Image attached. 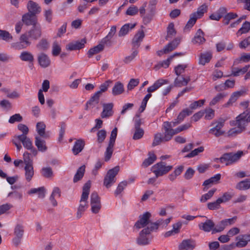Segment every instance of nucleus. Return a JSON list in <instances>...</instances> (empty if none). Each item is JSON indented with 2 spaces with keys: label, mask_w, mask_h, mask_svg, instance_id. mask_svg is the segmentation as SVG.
I'll use <instances>...</instances> for the list:
<instances>
[{
  "label": "nucleus",
  "mask_w": 250,
  "mask_h": 250,
  "mask_svg": "<svg viewBox=\"0 0 250 250\" xmlns=\"http://www.w3.org/2000/svg\"><path fill=\"white\" fill-rule=\"evenodd\" d=\"M27 8L28 12L34 15H38L41 12V8L39 4L32 1L29 0L27 4Z\"/></svg>",
  "instance_id": "obj_19"
},
{
  "label": "nucleus",
  "mask_w": 250,
  "mask_h": 250,
  "mask_svg": "<svg viewBox=\"0 0 250 250\" xmlns=\"http://www.w3.org/2000/svg\"><path fill=\"white\" fill-rule=\"evenodd\" d=\"M176 32L174 29V24L173 22L170 23L167 27V35L166 40H169L176 35Z\"/></svg>",
  "instance_id": "obj_39"
},
{
  "label": "nucleus",
  "mask_w": 250,
  "mask_h": 250,
  "mask_svg": "<svg viewBox=\"0 0 250 250\" xmlns=\"http://www.w3.org/2000/svg\"><path fill=\"white\" fill-rule=\"evenodd\" d=\"M91 187V182L88 181L83 186V192L81 195L80 204L78 207L77 212V218H80L83 213L88 208L87 199L89 194L90 188Z\"/></svg>",
  "instance_id": "obj_1"
},
{
  "label": "nucleus",
  "mask_w": 250,
  "mask_h": 250,
  "mask_svg": "<svg viewBox=\"0 0 250 250\" xmlns=\"http://www.w3.org/2000/svg\"><path fill=\"white\" fill-rule=\"evenodd\" d=\"M28 37L33 40H37L42 36V27L40 24L34 26L27 32Z\"/></svg>",
  "instance_id": "obj_12"
},
{
  "label": "nucleus",
  "mask_w": 250,
  "mask_h": 250,
  "mask_svg": "<svg viewBox=\"0 0 250 250\" xmlns=\"http://www.w3.org/2000/svg\"><path fill=\"white\" fill-rule=\"evenodd\" d=\"M198 17H196L195 14H191L189 20L184 28V30L186 31L191 28L195 23Z\"/></svg>",
  "instance_id": "obj_46"
},
{
  "label": "nucleus",
  "mask_w": 250,
  "mask_h": 250,
  "mask_svg": "<svg viewBox=\"0 0 250 250\" xmlns=\"http://www.w3.org/2000/svg\"><path fill=\"white\" fill-rule=\"evenodd\" d=\"M1 90L6 94L8 98L18 99L20 97V94L17 90L10 91V89L5 88L2 89Z\"/></svg>",
  "instance_id": "obj_40"
},
{
  "label": "nucleus",
  "mask_w": 250,
  "mask_h": 250,
  "mask_svg": "<svg viewBox=\"0 0 250 250\" xmlns=\"http://www.w3.org/2000/svg\"><path fill=\"white\" fill-rule=\"evenodd\" d=\"M86 41L82 40L81 42H77L75 43H70L66 45V49L68 50H79L83 47Z\"/></svg>",
  "instance_id": "obj_25"
},
{
  "label": "nucleus",
  "mask_w": 250,
  "mask_h": 250,
  "mask_svg": "<svg viewBox=\"0 0 250 250\" xmlns=\"http://www.w3.org/2000/svg\"><path fill=\"white\" fill-rule=\"evenodd\" d=\"M117 135V128L115 127L111 132L108 145L104 153V160L106 162L108 161L111 157Z\"/></svg>",
  "instance_id": "obj_4"
},
{
  "label": "nucleus",
  "mask_w": 250,
  "mask_h": 250,
  "mask_svg": "<svg viewBox=\"0 0 250 250\" xmlns=\"http://www.w3.org/2000/svg\"><path fill=\"white\" fill-rule=\"evenodd\" d=\"M27 193L29 194H33L36 193L38 194V198L42 199L45 197V189L43 187H40L37 188H31L30 190L28 191Z\"/></svg>",
  "instance_id": "obj_29"
},
{
  "label": "nucleus",
  "mask_w": 250,
  "mask_h": 250,
  "mask_svg": "<svg viewBox=\"0 0 250 250\" xmlns=\"http://www.w3.org/2000/svg\"><path fill=\"white\" fill-rule=\"evenodd\" d=\"M106 136V131L104 129H101L99 130L97 133V142L98 144L103 143Z\"/></svg>",
  "instance_id": "obj_49"
},
{
  "label": "nucleus",
  "mask_w": 250,
  "mask_h": 250,
  "mask_svg": "<svg viewBox=\"0 0 250 250\" xmlns=\"http://www.w3.org/2000/svg\"><path fill=\"white\" fill-rule=\"evenodd\" d=\"M22 22L27 26H35L39 23L38 22V19L36 15L26 13L22 17Z\"/></svg>",
  "instance_id": "obj_11"
},
{
  "label": "nucleus",
  "mask_w": 250,
  "mask_h": 250,
  "mask_svg": "<svg viewBox=\"0 0 250 250\" xmlns=\"http://www.w3.org/2000/svg\"><path fill=\"white\" fill-rule=\"evenodd\" d=\"M243 152L240 150L238 151L236 153H226L219 158V160L221 163H225L226 166H228L237 162L243 155Z\"/></svg>",
  "instance_id": "obj_3"
},
{
  "label": "nucleus",
  "mask_w": 250,
  "mask_h": 250,
  "mask_svg": "<svg viewBox=\"0 0 250 250\" xmlns=\"http://www.w3.org/2000/svg\"><path fill=\"white\" fill-rule=\"evenodd\" d=\"M216 191V188H214L210 190L207 193L203 195L200 199V201L202 202H205L208 200L210 199Z\"/></svg>",
  "instance_id": "obj_55"
},
{
  "label": "nucleus",
  "mask_w": 250,
  "mask_h": 250,
  "mask_svg": "<svg viewBox=\"0 0 250 250\" xmlns=\"http://www.w3.org/2000/svg\"><path fill=\"white\" fill-rule=\"evenodd\" d=\"M119 169V167L116 166L108 171L104 181V185L106 188H110L113 184L115 183V176L118 174Z\"/></svg>",
  "instance_id": "obj_6"
},
{
  "label": "nucleus",
  "mask_w": 250,
  "mask_h": 250,
  "mask_svg": "<svg viewBox=\"0 0 250 250\" xmlns=\"http://www.w3.org/2000/svg\"><path fill=\"white\" fill-rule=\"evenodd\" d=\"M16 137L18 139L19 142L22 143L24 147L27 149H30L32 148V142L30 139L27 137V136H24V135H16Z\"/></svg>",
  "instance_id": "obj_23"
},
{
  "label": "nucleus",
  "mask_w": 250,
  "mask_h": 250,
  "mask_svg": "<svg viewBox=\"0 0 250 250\" xmlns=\"http://www.w3.org/2000/svg\"><path fill=\"white\" fill-rule=\"evenodd\" d=\"M101 42V43L99 44L97 46H94L93 48H90L88 51V56L89 58L91 57L93 55L97 54L102 51L104 49V45Z\"/></svg>",
  "instance_id": "obj_35"
},
{
  "label": "nucleus",
  "mask_w": 250,
  "mask_h": 250,
  "mask_svg": "<svg viewBox=\"0 0 250 250\" xmlns=\"http://www.w3.org/2000/svg\"><path fill=\"white\" fill-rule=\"evenodd\" d=\"M196 246L194 240L192 239L184 240L179 246V250H192Z\"/></svg>",
  "instance_id": "obj_18"
},
{
  "label": "nucleus",
  "mask_w": 250,
  "mask_h": 250,
  "mask_svg": "<svg viewBox=\"0 0 250 250\" xmlns=\"http://www.w3.org/2000/svg\"><path fill=\"white\" fill-rule=\"evenodd\" d=\"M41 173L42 176L46 178H49L53 176V172L50 167H42L41 169Z\"/></svg>",
  "instance_id": "obj_50"
},
{
  "label": "nucleus",
  "mask_w": 250,
  "mask_h": 250,
  "mask_svg": "<svg viewBox=\"0 0 250 250\" xmlns=\"http://www.w3.org/2000/svg\"><path fill=\"white\" fill-rule=\"evenodd\" d=\"M29 37L27 35L22 34L20 37V42L21 43H23L24 44L22 45V48H25L28 46H29L31 44V42L28 41V38Z\"/></svg>",
  "instance_id": "obj_63"
},
{
  "label": "nucleus",
  "mask_w": 250,
  "mask_h": 250,
  "mask_svg": "<svg viewBox=\"0 0 250 250\" xmlns=\"http://www.w3.org/2000/svg\"><path fill=\"white\" fill-rule=\"evenodd\" d=\"M144 131L143 128H135V132L133 136V139L139 140L144 135Z\"/></svg>",
  "instance_id": "obj_64"
},
{
  "label": "nucleus",
  "mask_w": 250,
  "mask_h": 250,
  "mask_svg": "<svg viewBox=\"0 0 250 250\" xmlns=\"http://www.w3.org/2000/svg\"><path fill=\"white\" fill-rule=\"evenodd\" d=\"M242 92L241 91H236L234 92L231 96L229 101L225 104V106H228L230 104L235 102L237 99L242 95Z\"/></svg>",
  "instance_id": "obj_53"
},
{
  "label": "nucleus",
  "mask_w": 250,
  "mask_h": 250,
  "mask_svg": "<svg viewBox=\"0 0 250 250\" xmlns=\"http://www.w3.org/2000/svg\"><path fill=\"white\" fill-rule=\"evenodd\" d=\"M124 91V85L120 82H116L112 88V94L114 96L121 94Z\"/></svg>",
  "instance_id": "obj_30"
},
{
  "label": "nucleus",
  "mask_w": 250,
  "mask_h": 250,
  "mask_svg": "<svg viewBox=\"0 0 250 250\" xmlns=\"http://www.w3.org/2000/svg\"><path fill=\"white\" fill-rule=\"evenodd\" d=\"M38 61L40 65L43 68L48 67L51 63L49 57L44 53H40L38 55Z\"/></svg>",
  "instance_id": "obj_15"
},
{
  "label": "nucleus",
  "mask_w": 250,
  "mask_h": 250,
  "mask_svg": "<svg viewBox=\"0 0 250 250\" xmlns=\"http://www.w3.org/2000/svg\"><path fill=\"white\" fill-rule=\"evenodd\" d=\"M204 33L201 29H199L192 42L194 44H201L204 43L206 40L204 37Z\"/></svg>",
  "instance_id": "obj_28"
},
{
  "label": "nucleus",
  "mask_w": 250,
  "mask_h": 250,
  "mask_svg": "<svg viewBox=\"0 0 250 250\" xmlns=\"http://www.w3.org/2000/svg\"><path fill=\"white\" fill-rule=\"evenodd\" d=\"M100 92H96L92 97L90 99V100L87 101L88 104L90 105V107L93 108L97 104H98L99 102L100 97H101L99 95Z\"/></svg>",
  "instance_id": "obj_43"
},
{
  "label": "nucleus",
  "mask_w": 250,
  "mask_h": 250,
  "mask_svg": "<svg viewBox=\"0 0 250 250\" xmlns=\"http://www.w3.org/2000/svg\"><path fill=\"white\" fill-rule=\"evenodd\" d=\"M0 39L9 41L12 39V36L8 32L0 29Z\"/></svg>",
  "instance_id": "obj_61"
},
{
  "label": "nucleus",
  "mask_w": 250,
  "mask_h": 250,
  "mask_svg": "<svg viewBox=\"0 0 250 250\" xmlns=\"http://www.w3.org/2000/svg\"><path fill=\"white\" fill-rule=\"evenodd\" d=\"M116 32V26L115 25L112 26L111 27L110 31L108 33L107 35L102 40L101 42L103 44H107L110 42L111 39L114 36Z\"/></svg>",
  "instance_id": "obj_36"
},
{
  "label": "nucleus",
  "mask_w": 250,
  "mask_h": 250,
  "mask_svg": "<svg viewBox=\"0 0 250 250\" xmlns=\"http://www.w3.org/2000/svg\"><path fill=\"white\" fill-rule=\"evenodd\" d=\"M250 30V22L245 21L242 27L238 30L236 33L237 37L241 36L243 34H246Z\"/></svg>",
  "instance_id": "obj_41"
},
{
  "label": "nucleus",
  "mask_w": 250,
  "mask_h": 250,
  "mask_svg": "<svg viewBox=\"0 0 250 250\" xmlns=\"http://www.w3.org/2000/svg\"><path fill=\"white\" fill-rule=\"evenodd\" d=\"M250 188V179H246L239 182L236 186V188L239 190H246Z\"/></svg>",
  "instance_id": "obj_44"
},
{
  "label": "nucleus",
  "mask_w": 250,
  "mask_h": 250,
  "mask_svg": "<svg viewBox=\"0 0 250 250\" xmlns=\"http://www.w3.org/2000/svg\"><path fill=\"white\" fill-rule=\"evenodd\" d=\"M151 216V213L149 212H146L142 215L139 216V220L135 223L134 227L137 229L141 228H145L147 226H150V218Z\"/></svg>",
  "instance_id": "obj_9"
},
{
  "label": "nucleus",
  "mask_w": 250,
  "mask_h": 250,
  "mask_svg": "<svg viewBox=\"0 0 250 250\" xmlns=\"http://www.w3.org/2000/svg\"><path fill=\"white\" fill-rule=\"evenodd\" d=\"M221 175L218 173L205 181L203 184V186L205 187L204 188L203 190L206 191L211 186V185L218 183L219 180L221 179Z\"/></svg>",
  "instance_id": "obj_17"
},
{
  "label": "nucleus",
  "mask_w": 250,
  "mask_h": 250,
  "mask_svg": "<svg viewBox=\"0 0 250 250\" xmlns=\"http://www.w3.org/2000/svg\"><path fill=\"white\" fill-rule=\"evenodd\" d=\"M226 95H227L224 93H218L210 102L209 105L211 106L215 105L220 101L223 100V99L226 96Z\"/></svg>",
  "instance_id": "obj_45"
},
{
  "label": "nucleus",
  "mask_w": 250,
  "mask_h": 250,
  "mask_svg": "<svg viewBox=\"0 0 250 250\" xmlns=\"http://www.w3.org/2000/svg\"><path fill=\"white\" fill-rule=\"evenodd\" d=\"M204 150V147L203 146H200L199 147L194 149L191 151L185 157L186 158H192L197 155L199 153L202 152Z\"/></svg>",
  "instance_id": "obj_62"
},
{
  "label": "nucleus",
  "mask_w": 250,
  "mask_h": 250,
  "mask_svg": "<svg viewBox=\"0 0 250 250\" xmlns=\"http://www.w3.org/2000/svg\"><path fill=\"white\" fill-rule=\"evenodd\" d=\"M167 83L168 81L167 80L159 79L158 80L156 81L152 85L149 86L147 88V91L148 93H151V92H153L156 90H157L163 85L167 84Z\"/></svg>",
  "instance_id": "obj_26"
},
{
  "label": "nucleus",
  "mask_w": 250,
  "mask_h": 250,
  "mask_svg": "<svg viewBox=\"0 0 250 250\" xmlns=\"http://www.w3.org/2000/svg\"><path fill=\"white\" fill-rule=\"evenodd\" d=\"M61 47L57 42H54L52 44V54L53 56H58L61 52Z\"/></svg>",
  "instance_id": "obj_56"
},
{
  "label": "nucleus",
  "mask_w": 250,
  "mask_h": 250,
  "mask_svg": "<svg viewBox=\"0 0 250 250\" xmlns=\"http://www.w3.org/2000/svg\"><path fill=\"white\" fill-rule=\"evenodd\" d=\"M136 25V24L126 23L121 28L118 33L119 37H123L126 35L130 30L133 29Z\"/></svg>",
  "instance_id": "obj_31"
},
{
  "label": "nucleus",
  "mask_w": 250,
  "mask_h": 250,
  "mask_svg": "<svg viewBox=\"0 0 250 250\" xmlns=\"http://www.w3.org/2000/svg\"><path fill=\"white\" fill-rule=\"evenodd\" d=\"M234 195V193L233 192H225L222 196L218 199L221 200V203H225L229 201Z\"/></svg>",
  "instance_id": "obj_52"
},
{
  "label": "nucleus",
  "mask_w": 250,
  "mask_h": 250,
  "mask_svg": "<svg viewBox=\"0 0 250 250\" xmlns=\"http://www.w3.org/2000/svg\"><path fill=\"white\" fill-rule=\"evenodd\" d=\"M180 42V39L179 38H175L173 41L171 42H169L167 45L164 47L165 51L166 54H167L172 50H174L179 44Z\"/></svg>",
  "instance_id": "obj_27"
},
{
  "label": "nucleus",
  "mask_w": 250,
  "mask_h": 250,
  "mask_svg": "<svg viewBox=\"0 0 250 250\" xmlns=\"http://www.w3.org/2000/svg\"><path fill=\"white\" fill-rule=\"evenodd\" d=\"M156 156L153 152L148 153V157L142 163V166L147 167L151 165L156 160Z\"/></svg>",
  "instance_id": "obj_38"
},
{
  "label": "nucleus",
  "mask_w": 250,
  "mask_h": 250,
  "mask_svg": "<svg viewBox=\"0 0 250 250\" xmlns=\"http://www.w3.org/2000/svg\"><path fill=\"white\" fill-rule=\"evenodd\" d=\"M190 81V79L189 77L187 78H185L183 76L181 78H176L174 81V85L175 86L178 87L185 86L187 85Z\"/></svg>",
  "instance_id": "obj_37"
},
{
  "label": "nucleus",
  "mask_w": 250,
  "mask_h": 250,
  "mask_svg": "<svg viewBox=\"0 0 250 250\" xmlns=\"http://www.w3.org/2000/svg\"><path fill=\"white\" fill-rule=\"evenodd\" d=\"M172 168V166H166L165 162H160L154 165L151 168L152 171L156 177L166 174Z\"/></svg>",
  "instance_id": "obj_5"
},
{
  "label": "nucleus",
  "mask_w": 250,
  "mask_h": 250,
  "mask_svg": "<svg viewBox=\"0 0 250 250\" xmlns=\"http://www.w3.org/2000/svg\"><path fill=\"white\" fill-rule=\"evenodd\" d=\"M225 121L226 119L220 118L218 122L212 123L211 125L214 124L216 125L209 130V133L214 135L216 137H219V136L223 135L225 132L221 129L224 126Z\"/></svg>",
  "instance_id": "obj_7"
},
{
  "label": "nucleus",
  "mask_w": 250,
  "mask_h": 250,
  "mask_svg": "<svg viewBox=\"0 0 250 250\" xmlns=\"http://www.w3.org/2000/svg\"><path fill=\"white\" fill-rule=\"evenodd\" d=\"M85 171V165H83L80 167L77 170L76 174H75L73 178V182L74 183H77L79 181L81 180L84 174Z\"/></svg>",
  "instance_id": "obj_32"
},
{
  "label": "nucleus",
  "mask_w": 250,
  "mask_h": 250,
  "mask_svg": "<svg viewBox=\"0 0 250 250\" xmlns=\"http://www.w3.org/2000/svg\"><path fill=\"white\" fill-rule=\"evenodd\" d=\"M243 237V235H239L236 238L238 241L235 243V246L238 248H243L246 247L248 244V241Z\"/></svg>",
  "instance_id": "obj_51"
},
{
  "label": "nucleus",
  "mask_w": 250,
  "mask_h": 250,
  "mask_svg": "<svg viewBox=\"0 0 250 250\" xmlns=\"http://www.w3.org/2000/svg\"><path fill=\"white\" fill-rule=\"evenodd\" d=\"M198 226L200 229L205 232H209L211 230L213 231L215 224L211 220L208 219L204 223H200Z\"/></svg>",
  "instance_id": "obj_20"
},
{
  "label": "nucleus",
  "mask_w": 250,
  "mask_h": 250,
  "mask_svg": "<svg viewBox=\"0 0 250 250\" xmlns=\"http://www.w3.org/2000/svg\"><path fill=\"white\" fill-rule=\"evenodd\" d=\"M211 58L212 54L210 52L201 53L199 56V63L200 64L204 65L206 63H208L209 62Z\"/></svg>",
  "instance_id": "obj_33"
},
{
  "label": "nucleus",
  "mask_w": 250,
  "mask_h": 250,
  "mask_svg": "<svg viewBox=\"0 0 250 250\" xmlns=\"http://www.w3.org/2000/svg\"><path fill=\"white\" fill-rule=\"evenodd\" d=\"M165 142L164 140H163V137H162V135L158 133L156 134L154 136V139L153 142L152 143V146H155L157 145L160 144L161 143Z\"/></svg>",
  "instance_id": "obj_60"
},
{
  "label": "nucleus",
  "mask_w": 250,
  "mask_h": 250,
  "mask_svg": "<svg viewBox=\"0 0 250 250\" xmlns=\"http://www.w3.org/2000/svg\"><path fill=\"white\" fill-rule=\"evenodd\" d=\"M247 114L246 111L240 114L236 118L235 121L230 122V125L236 126L242 132L245 129L247 124L250 122L247 119Z\"/></svg>",
  "instance_id": "obj_8"
},
{
  "label": "nucleus",
  "mask_w": 250,
  "mask_h": 250,
  "mask_svg": "<svg viewBox=\"0 0 250 250\" xmlns=\"http://www.w3.org/2000/svg\"><path fill=\"white\" fill-rule=\"evenodd\" d=\"M25 179L30 182L34 174L33 165H25L24 167Z\"/></svg>",
  "instance_id": "obj_34"
},
{
  "label": "nucleus",
  "mask_w": 250,
  "mask_h": 250,
  "mask_svg": "<svg viewBox=\"0 0 250 250\" xmlns=\"http://www.w3.org/2000/svg\"><path fill=\"white\" fill-rule=\"evenodd\" d=\"M221 200L217 199L215 201L210 202L208 204V208L210 210H215L219 208L220 204H221Z\"/></svg>",
  "instance_id": "obj_57"
},
{
  "label": "nucleus",
  "mask_w": 250,
  "mask_h": 250,
  "mask_svg": "<svg viewBox=\"0 0 250 250\" xmlns=\"http://www.w3.org/2000/svg\"><path fill=\"white\" fill-rule=\"evenodd\" d=\"M85 145L84 141L82 139H78L76 141L72 148V152L76 155L80 153L84 148Z\"/></svg>",
  "instance_id": "obj_22"
},
{
  "label": "nucleus",
  "mask_w": 250,
  "mask_h": 250,
  "mask_svg": "<svg viewBox=\"0 0 250 250\" xmlns=\"http://www.w3.org/2000/svg\"><path fill=\"white\" fill-rule=\"evenodd\" d=\"M46 125L42 122H39L37 124L36 129L39 137L46 139L49 137V135L45 133Z\"/></svg>",
  "instance_id": "obj_24"
},
{
  "label": "nucleus",
  "mask_w": 250,
  "mask_h": 250,
  "mask_svg": "<svg viewBox=\"0 0 250 250\" xmlns=\"http://www.w3.org/2000/svg\"><path fill=\"white\" fill-rule=\"evenodd\" d=\"M192 113V111L189 109H184L179 113L176 120H178L181 123L186 116L190 115Z\"/></svg>",
  "instance_id": "obj_47"
},
{
  "label": "nucleus",
  "mask_w": 250,
  "mask_h": 250,
  "mask_svg": "<svg viewBox=\"0 0 250 250\" xmlns=\"http://www.w3.org/2000/svg\"><path fill=\"white\" fill-rule=\"evenodd\" d=\"M20 58L22 61L33 62L34 61L33 55L29 52L23 51L21 53Z\"/></svg>",
  "instance_id": "obj_42"
},
{
  "label": "nucleus",
  "mask_w": 250,
  "mask_h": 250,
  "mask_svg": "<svg viewBox=\"0 0 250 250\" xmlns=\"http://www.w3.org/2000/svg\"><path fill=\"white\" fill-rule=\"evenodd\" d=\"M207 8L208 7L206 4H203L198 8L196 12L193 14H195L196 17H198V18H200L207 11Z\"/></svg>",
  "instance_id": "obj_54"
},
{
  "label": "nucleus",
  "mask_w": 250,
  "mask_h": 250,
  "mask_svg": "<svg viewBox=\"0 0 250 250\" xmlns=\"http://www.w3.org/2000/svg\"><path fill=\"white\" fill-rule=\"evenodd\" d=\"M171 60L172 57H169L166 60L161 62L157 65H156L155 66V68L157 70L159 69L161 67L167 68L168 67L170 64V62Z\"/></svg>",
  "instance_id": "obj_58"
},
{
  "label": "nucleus",
  "mask_w": 250,
  "mask_h": 250,
  "mask_svg": "<svg viewBox=\"0 0 250 250\" xmlns=\"http://www.w3.org/2000/svg\"><path fill=\"white\" fill-rule=\"evenodd\" d=\"M42 137L36 136L35 138V144L39 151L45 152L47 149L45 140Z\"/></svg>",
  "instance_id": "obj_21"
},
{
  "label": "nucleus",
  "mask_w": 250,
  "mask_h": 250,
  "mask_svg": "<svg viewBox=\"0 0 250 250\" xmlns=\"http://www.w3.org/2000/svg\"><path fill=\"white\" fill-rule=\"evenodd\" d=\"M103 110L101 113V116L102 118H107L111 117L113 114V104H103Z\"/></svg>",
  "instance_id": "obj_14"
},
{
  "label": "nucleus",
  "mask_w": 250,
  "mask_h": 250,
  "mask_svg": "<svg viewBox=\"0 0 250 250\" xmlns=\"http://www.w3.org/2000/svg\"><path fill=\"white\" fill-rule=\"evenodd\" d=\"M249 67L250 65H247L242 68H234L235 69H236V70H232V72L231 75H233V76H238L240 73L244 74L248 70Z\"/></svg>",
  "instance_id": "obj_59"
},
{
  "label": "nucleus",
  "mask_w": 250,
  "mask_h": 250,
  "mask_svg": "<svg viewBox=\"0 0 250 250\" xmlns=\"http://www.w3.org/2000/svg\"><path fill=\"white\" fill-rule=\"evenodd\" d=\"M24 232V227L22 224H18L15 226L14 231L15 237L12 240V242L16 247H18L21 244Z\"/></svg>",
  "instance_id": "obj_10"
},
{
  "label": "nucleus",
  "mask_w": 250,
  "mask_h": 250,
  "mask_svg": "<svg viewBox=\"0 0 250 250\" xmlns=\"http://www.w3.org/2000/svg\"><path fill=\"white\" fill-rule=\"evenodd\" d=\"M153 231L150 226L144 228L139 233L136 239L137 243L142 246L148 245L151 240L150 234Z\"/></svg>",
  "instance_id": "obj_2"
},
{
  "label": "nucleus",
  "mask_w": 250,
  "mask_h": 250,
  "mask_svg": "<svg viewBox=\"0 0 250 250\" xmlns=\"http://www.w3.org/2000/svg\"><path fill=\"white\" fill-rule=\"evenodd\" d=\"M171 125L168 122H165L163 124V127L165 130L163 140L165 142H167L171 139L173 136V129L171 128Z\"/></svg>",
  "instance_id": "obj_13"
},
{
  "label": "nucleus",
  "mask_w": 250,
  "mask_h": 250,
  "mask_svg": "<svg viewBox=\"0 0 250 250\" xmlns=\"http://www.w3.org/2000/svg\"><path fill=\"white\" fill-rule=\"evenodd\" d=\"M145 37L144 32L142 31H138L134 36L132 41V49H136L140 46L141 42H142Z\"/></svg>",
  "instance_id": "obj_16"
},
{
  "label": "nucleus",
  "mask_w": 250,
  "mask_h": 250,
  "mask_svg": "<svg viewBox=\"0 0 250 250\" xmlns=\"http://www.w3.org/2000/svg\"><path fill=\"white\" fill-rule=\"evenodd\" d=\"M37 47L41 50H46L49 48V44L45 39H42L37 44Z\"/></svg>",
  "instance_id": "obj_48"
}]
</instances>
